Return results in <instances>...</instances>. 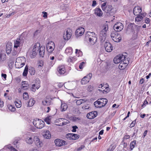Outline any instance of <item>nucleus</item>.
Segmentation results:
<instances>
[{
    "label": "nucleus",
    "instance_id": "1",
    "mask_svg": "<svg viewBox=\"0 0 151 151\" xmlns=\"http://www.w3.org/2000/svg\"><path fill=\"white\" fill-rule=\"evenodd\" d=\"M96 35L93 32L88 31L86 33L85 40L88 41L91 44L93 45L96 41L97 37Z\"/></svg>",
    "mask_w": 151,
    "mask_h": 151
},
{
    "label": "nucleus",
    "instance_id": "2",
    "mask_svg": "<svg viewBox=\"0 0 151 151\" xmlns=\"http://www.w3.org/2000/svg\"><path fill=\"white\" fill-rule=\"evenodd\" d=\"M23 42V40L21 39H18L14 42L13 50L12 52L13 55H16L21 51V47Z\"/></svg>",
    "mask_w": 151,
    "mask_h": 151
},
{
    "label": "nucleus",
    "instance_id": "3",
    "mask_svg": "<svg viewBox=\"0 0 151 151\" xmlns=\"http://www.w3.org/2000/svg\"><path fill=\"white\" fill-rule=\"evenodd\" d=\"M40 44L39 43H35L32 50L29 52V55L32 58H34L36 56L40 50Z\"/></svg>",
    "mask_w": 151,
    "mask_h": 151
},
{
    "label": "nucleus",
    "instance_id": "4",
    "mask_svg": "<svg viewBox=\"0 0 151 151\" xmlns=\"http://www.w3.org/2000/svg\"><path fill=\"white\" fill-rule=\"evenodd\" d=\"M33 123L35 126L38 129H42L44 127V122L41 119H36L34 120Z\"/></svg>",
    "mask_w": 151,
    "mask_h": 151
},
{
    "label": "nucleus",
    "instance_id": "5",
    "mask_svg": "<svg viewBox=\"0 0 151 151\" xmlns=\"http://www.w3.org/2000/svg\"><path fill=\"white\" fill-rule=\"evenodd\" d=\"M111 36L113 40L116 42H120L121 40V36L116 32H112L111 33Z\"/></svg>",
    "mask_w": 151,
    "mask_h": 151
},
{
    "label": "nucleus",
    "instance_id": "6",
    "mask_svg": "<svg viewBox=\"0 0 151 151\" xmlns=\"http://www.w3.org/2000/svg\"><path fill=\"white\" fill-rule=\"evenodd\" d=\"M126 55L122 54H119L116 56L114 59V63L115 64H118L121 62L122 61L126 58Z\"/></svg>",
    "mask_w": 151,
    "mask_h": 151
},
{
    "label": "nucleus",
    "instance_id": "7",
    "mask_svg": "<svg viewBox=\"0 0 151 151\" xmlns=\"http://www.w3.org/2000/svg\"><path fill=\"white\" fill-rule=\"evenodd\" d=\"M92 76L91 73H90L89 74L84 77L81 80V83L82 85H85L88 83L91 79Z\"/></svg>",
    "mask_w": 151,
    "mask_h": 151
},
{
    "label": "nucleus",
    "instance_id": "8",
    "mask_svg": "<svg viewBox=\"0 0 151 151\" xmlns=\"http://www.w3.org/2000/svg\"><path fill=\"white\" fill-rule=\"evenodd\" d=\"M71 31L70 28L68 29H67L65 31L63 34V38L64 40H68L71 37Z\"/></svg>",
    "mask_w": 151,
    "mask_h": 151
},
{
    "label": "nucleus",
    "instance_id": "9",
    "mask_svg": "<svg viewBox=\"0 0 151 151\" xmlns=\"http://www.w3.org/2000/svg\"><path fill=\"white\" fill-rule=\"evenodd\" d=\"M123 28V24L120 22L116 23L114 25V30L117 32L121 31Z\"/></svg>",
    "mask_w": 151,
    "mask_h": 151
},
{
    "label": "nucleus",
    "instance_id": "10",
    "mask_svg": "<svg viewBox=\"0 0 151 151\" xmlns=\"http://www.w3.org/2000/svg\"><path fill=\"white\" fill-rule=\"evenodd\" d=\"M54 142L55 145L58 146L60 147L66 145L67 143L63 139H57L55 140Z\"/></svg>",
    "mask_w": 151,
    "mask_h": 151
},
{
    "label": "nucleus",
    "instance_id": "11",
    "mask_svg": "<svg viewBox=\"0 0 151 151\" xmlns=\"http://www.w3.org/2000/svg\"><path fill=\"white\" fill-rule=\"evenodd\" d=\"M104 47L105 48V50L107 52H111L113 50V46L109 42H106L104 44Z\"/></svg>",
    "mask_w": 151,
    "mask_h": 151
},
{
    "label": "nucleus",
    "instance_id": "12",
    "mask_svg": "<svg viewBox=\"0 0 151 151\" xmlns=\"http://www.w3.org/2000/svg\"><path fill=\"white\" fill-rule=\"evenodd\" d=\"M84 28L82 27L78 28L76 29V37L82 36L84 32Z\"/></svg>",
    "mask_w": 151,
    "mask_h": 151
},
{
    "label": "nucleus",
    "instance_id": "13",
    "mask_svg": "<svg viewBox=\"0 0 151 151\" xmlns=\"http://www.w3.org/2000/svg\"><path fill=\"white\" fill-rule=\"evenodd\" d=\"M142 12L141 8L137 6L135 7L133 9V13L136 15H138Z\"/></svg>",
    "mask_w": 151,
    "mask_h": 151
},
{
    "label": "nucleus",
    "instance_id": "14",
    "mask_svg": "<svg viewBox=\"0 0 151 151\" xmlns=\"http://www.w3.org/2000/svg\"><path fill=\"white\" fill-rule=\"evenodd\" d=\"M12 45L11 43H7L6 46V51L7 54H10L12 50Z\"/></svg>",
    "mask_w": 151,
    "mask_h": 151
},
{
    "label": "nucleus",
    "instance_id": "15",
    "mask_svg": "<svg viewBox=\"0 0 151 151\" xmlns=\"http://www.w3.org/2000/svg\"><path fill=\"white\" fill-rule=\"evenodd\" d=\"M97 115L96 111H93L88 113L87 114V117L89 119H91L95 118Z\"/></svg>",
    "mask_w": 151,
    "mask_h": 151
},
{
    "label": "nucleus",
    "instance_id": "16",
    "mask_svg": "<svg viewBox=\"0 0 151 151\" xmlns=\"http://www.w3.org/2000/svg\"><path fill=\"white\" fill-rule=\"evenodd\" d=\"M33 140L35 142L36 146L38 147H40L41 146V142L40 139L37 136H35L34 137Z\"/></svg>",
    "mask_w": 151,
    "mask_h": 151
},
{
    "label": "nucleus",
    "instance_id": "17",
    "mask_svg": "<svg viewBox=\"0 0 151 151\" xmlns=\"http://www.w3.org/2000/svg\"><path fill=\"white\" fill-rule=\"evenodd\" d=\"M58 70L60 75L63 74L65 72V69L63 66H59L58 68Z\"/></svg>",
    "mask_w": 151,
    "mask_h": 151
},
{
    "label": "nucleus",
    "instance_id": "18",
    "mask_svg": "<svg viewBox=\"0 0 151 151\" xmlns=\"http://www.w3.org/2000/svg\"><path fill=\"white\" fill-rule=\"evenodd\" d=\"M94 13L99 17H101L102 15L103 12L100 9L96 8L94 10Z\"/></svg>",
    "mask_w": 151,
    "mask_h": 151
},
{
    "label": "nucleus",
    "instance_id": "19",
    "mask_svg": "<svg viewBox=\"0 0 151 151\" xmlns=\"http://www.w3.org/2000/svg\"><path fill=\"white\" fill-rule=\"evenodd\" d=\"M66 138L69 139H76V134L73 133H68L66 135Z\"/></svg>",
    "mask_w": 151,
    "mask_h": 151
},
{
    "label": "nucleus",
    "instance_id": "20",
    "mask_svg": "<svg viewBox=\"0 0 151 151\" xmlns=\"http://www.w3.org/2000/svg\"><path fill=\"white\" fill-rule=\"evenodd\" d=\"M94 105L95 107L97 108H100L104 106L103 104H102V102L98 100L94 102Z\"/></svg>",
    "mask_w": 151,
    "mask_h": 151
},
{
    "label": "nucleus",
    "instance_id": "21",
    "mask_svg": "<svg viewBox=\"0 0 151 151\" xmlns=\"http://www.w3.org/2000/svg\"><path fill=\"white\" fill-rule=\"evenodd\" d=\"M66 43L65 40H60L58 43V46L60 49H61Z\"/></svg>",
    "mask_w": 151,
    "mask_h": 151
},
{
    "label": "nucleus",
    "instance_id": "22",
    "mask_svg": "<svg viewBox=\"0 0 151 151\" xmlns=\"http://www.w3.org/2000/svg\"><path fill=\"white\" fill-rule=\"evenodd\" d=\"M43 136L44 138L48 139L51 137V134L48 130H46L43 133Z\"/></svg>",
    "mask_w": 151,
    "mask_h": 151
},
{
    "label": "nucleus",
    "instance_id": "23",
    "mask_svg": "<svg viewBox=\"0 0 151 151\" xmlns=\"http://www.w3.org/2000/svg\"><path fill=\"white\" fill-rule=\"evenodd\" d=\"M36 83L32 84V86L35 87L37 89H38L40 87V81L39 79H37L36 80Z\"/></svg>",
    "mask_w": 151,
    "mask_h": 151
},
{
    "label": "nucleus",
    "instance_id": "24",
    "mask_svg": "<svg viewBox=\"0 0 151 151\" xmlns=\"http://www.w3.org/2000/svg\"><path fill=\"white\" fill-rule=\"evenodd\" d=\"M51 101L47 99L42 101V104L44 105L49 106L50 104Z\"/></svg>",
    "mask_w": 151,
    "mask_h": 151
},
{
    "label": "nucleus",
    "instance_id": "25",
    "mask_svg": "<svg viewBox=\"0 0 151 151\" xmlns=\"http://www.w3.org/2000/svg\"><path fill=\"white\" fill-rule=\"evenodd\" d=\"M25 65V63H21L20 62H16L15 63V67L17 68H21Z\"/></svg>",
    "mask_w": 151,
    "mask_h": 151
},
{
    "label": "nucleus",
    "instance_id": "26",
    "mask_svg": "<svg viewBox=\"0 0 151 151\" xmlns=\"http://www.w3.org/2000/svg\"><path fill=\"white\" fill-rule=\"evenodd\" d=\"M27 82L26 81H23L22 83L21 88L23 89H26L28 88V86H27Z\"/></svg>",
    "mask_w": 151,
    "mask_h": 151
},
{
    "label": "nucleus",
    "instance_id": "27",
    "mask_svg": "<svg viewBox=\"0 0 151 151\" xmlns=\"http://www.w3.org/2000/svg\"><path fill=\"white\" fill-rule=\"evenodd\" d=\"M26 141L29 144H31L32 143L33 139L32 137H28L26 138Z\"/></svg>",
    "mask_w": 151,
    "mask_h": 151
},
{
    "label": "nucleus",
    "instance_id": "28",
    "mask_svg": "<svg viewBox=\"0 0 151 151\" xmlns=\"http://www.w3.org/2000/svg\"><path fill=\"white\" fill-rule=\"evenodd\" d=\"M35 100L33 99H30L28 102V106L30 107L33 106L35 103Z\"/></svg>",
    "mask_w": 151,
    "mask_h": 151
},
{
    "label": "nucleus",
    "instance_id": "29",
    "mask_svg": "<svg viewBox=\"0 0 151 151\" xmlns=\"http://www.w3.org/2000/svg\"><path fill=\"white\" fill-rule=\"evenodd\" d=\"M99 100H100L102 102V104L104 106L107 104L108 102L107 99L105 98H102L98 99Z\"/></svg>",
    "mask_w": 151,
    "mask_h": 151
},
{
    "label": "nucleus",
    "instance_id": "30",
    "mask_svg": "<svg viewBox=\"0 0 151 151\" xmlns=\"http://www.w3.org/2000/svg\"><path fill=\"white\" fill-rule=\"evenodd\" d=\"M106 36V32L104 31L101 30L100 33V36L101 37L102 39L105 38Z\"/></svg>",
    "mask_w": 151,
    "mask_h": 151
},
{
    "label": "nucleus",
    "instance_id": "31",
    "mask_svg": "<svg viewBox=\"0 0 151 151\" xmlns=\"http://www.w3.org/2000/svg\"><path fill=\"white\" fill-rule=\"evenodd\" d=\"M68 106L65 103L62 104L61 105V110L62 111H65L67 109Z\"/></svg>",
    "mask_w": 151,
    "mask_h": 151
},
{
    "label": "nucleus",
    "instance_id": "32",
    "mask_svg": "<svg viewBox=\"0 0 151 151\" xmlns=\"http://www.w3.org/2000/svg\"><path fill=\"white\" fill-rule=\"evenodd\" d=\"M75 59L76 58L75 57H70L68 58L67 61L70 63H73L75 62Z\"/></svg>",
    "mask_w": 151,
    "mask_h": 151
},
{
    "label": "nucleus",
    "instance_id": "33",
    "mask_svg": "<svg viewBox=\"0 0 151 151\" xmlns=\"http://www.w3.org/2000/svg\"><path fill=\"white\" fill-rule=\"evenodd\" d=\"M39 51V54L40 56L42 57H43L45 54V50H43V48L40 47Z\"/></svg>",
    "mask_w": 151,
    "mask_h": 151
},
{
    "label": "nucleus",
    "instance_id": "34",
    "mask_svg": "<svg viewBox=\"0 0 151 151\" xmlns=\"http://www.w3.org/2000/svg\"><path fill=\"white\" fill-rule=\"evenodd\" d=\"M29 72L31 75H34L35 73V71L34 68L30 67L29 69Z\"/></svg>",
    "mask_w": 151,
    "mask_h": 151
},
{
    "label": "nucleus",
    "instance_id": "35",
    "mask_svg": "<svg viewBox=\"0 0 151 151\" xmlns=\"http://www.w3.org/2000/svg\"><path fill=\"white\" fill-rule=\"evenodd\" d=\"M127 66V65H124L122 62H121L119 65V68L120 69L123 70L126 68Z\"/></svg>",
    "mask_w": 151,
    "mask_h": 151
},
{
    "label": "nucleus",
    "instance_id": "36",
    "mask_svg": "<svg viewBox=\"0 0 151 151\" xmlns=\"http://www.w3.org/2000/svg\"><path fill=\"white\" fill-rule=\"evenodd\" d=\"M51 116H47L44 119V120L47 124H50L51 122Z\"/></svg>",
    "mask_w": 151,
    "mask_h": 151
},
{
    "label": "nucleus",
    "instance_id": "37",
    "mask_svg": "<svg viewBox=\"0 0 151 151\" xmlns=\"http://www.w3.org/2000/svg\"><path fill=\"white\" fill-rule=\"evenodd\" d=\"M136 140H134L130 143V149H131V150H132L133 148H134L136 145Z\"/></svg>",
    "mask_w": 151,
    "mask_h": 151
},
{
    "label": "nucleus",
    "instance_id": "38",
    "mask_svg": "<svg viewBox=\"0 0 151 151\" xmlns=\"http://www.w3.org/2000/svg\"><path fill=\"white\" fill-rule=\"evenodd\" d=\"M28 67L27 65L24 68V71L23 73V76H27L28 72Z\"/></svg>",
    "mask_w": 151,
    "mask_h": 151
},
{
    "label": "nucleus",
    "instance_id": "39",
    "mask_svg": "<svg viewBox=\"0 0 151 151\" xmlns=\"http://www.w3.org/2000/svg\"><path fill=\"white\" fill-rule=\"evenodd\" d=\"M72 50L70 47L67 48L65 50V53L67 54H70L72 52Z\"/></svg>",
    "mask_w": 151,
    "mask_h": 151
},
{
    "label": "nucleus",
    "instance_id": "40",
    "mask_svg": "<svg viewBox=\"0 0 151 151\" xmlns=\"http://www.w3.org/2000/svg\"><path fill=\"white\" fill-rule=\"evenodd\" d=\"M136 17L135 20L136 22H140L143 19V17L141 15H138Z\"/></svg>",
    "mask_w": 151,
    "mask_h": 151
},
{
    "label": "nucleus",
    "instance_id": "41",
    "mask_svg": "<svg viewBox=\"0 0 151 151\" xmlns=\"http://www.w3.org/2000/svg\"><path fill=\"white\" fill-rule=\"evenodd\" d=\"M101 30L104 31L106 32L107 30L108 29V26L107 24H105L103 25L101 28Z\"/></svg>",
    "mask_w": 151,
    "mask_h": 151
},
{
    "label": "nucleus",
    "instance_id": "42",
    "mask_svg": "<svg viewBox=\"0 0 151 151\" xmlns=\"http://www.w3.org/2000/svg\"><path fill=\"white\" fill-rule=\"evenodd\" d=\"M47 50L49 52H52L54 50L55 47L53 46H50L46 47Z\"/></svg>",
    "mask_w": 151,
    "mask_h": 151
},
{
    "label": "nucleus",
    "instance_id": "43",
    "mask_svg": "<svg viewBox=\"0 0 151 151\" xmlns=\"http://www.w3.org/2000/svg\"><path fill=\"white\" fill-rule=\"evenodd\" d=\"M100 91H101L103 92V93H104L105 92L106 93H108L109 91V89L108 87H106L105 89H99Z\"/></svg>",
    "mask_w": 151,
    "mask_h": 151
},
{
    "label": "nucleus",
    "instance_id": "44",
    "mask_svg": "<svg viewBox=\"0 0 151 151\" xmlns=\"http://www.w3.org/2000/svg\"><path fill=\"white\" fill-rule=\"evenodd\" d=\"M84 102H85V101H84L83 99H76V104L78 105L81 104L83 103Z\"/></svg>",
    "mask_w": 151,
    "mask_h": 151
},
{
    "label": "nucleus",
    "instance_id": "45",
    "mask_svg": "<svg viewBox=\"0 0 151 151\" xmlns=\"http://www.w3.org/2000/svg\"><path fill=\"white\" fill-rule=\"evenodd\" d=\"M23 98L25 100H27L29 98V96L27 92H24L23 94Z\"/></svg>",
    "mask_w": 151,
    "mask_h": 151
},
{
    "label": "nucleus",
    "instance_id": "46",
    "mask_svg": "<svg viewBox=\"0 0 151 151\" xmlns=\"http://www.w3.org/2000/svg\"><path fill=\"white\" fill-rule=\"evenodd\" d=\"M68 6L67 4H63L60 6V8L63 10H67Z\"/></svg>",
    "mask_w": 151,
    "mask_h": 151
},
{
    "label": "nucleus",
    "instance_id": "47",
    "mask_svg": "<svg viewBox=\"0 0 151 151\" xmlns=\"http://www.w3.org/2000/svg\"><path fill=\"white\" fill-rule=\"evenodd\" d=\"M5 55L2 54H0V62H2L5 60Z\"/></svg>",
    "mask_w": 151,
    "mask_h": 151
},
{
    "label": "nucleus",
    "instance_id": "48",
    "mask_svg": "<svg viewBox=\"0 0 151 151\" xmlns=\"http://www.w3.org/2000/svg\"><path fill=\"white\" fill-rule=\"evenodd\" d=\"M50 46H53V47H55V44L52 41H50L48 42L46 45V47Z\"/></svg>",
    "mask_w": 151,
    "mask_h": 151
},
{
    "label": "nucleus",
    "instance_id": "49",
    "mask_svg": "<svg viewBox=\"0 0 151 151\" xmlns=\"http://www.w3.org/2000/svg\"><path fill=\"white\" fill-rule=\"evenodd\" d=\"M76 56L79 57V56H81L82 55V52L81 51L78 50V49H76Z\"/></svg>",
    "mask_w": 151,
    "mask_h": 151
},
{
    "label": "nucleus",
    "instance_id": "50",
    "mask_svg": "<svg viewBox=\"0 0 151 151\" xmlns=\"http://www.w3.org/2000/svg\"><path fill=\"white\" fill-rule=\"evenodd\" d=\"M15 103L17 107L19 108L21 107V102L20 101H19V103L18 102L16 101L15 102Z\"/></svg>",
    "mask_w": 151,
    "mask_h": 151
},
{
    "label": "nucleus",
    "instance_id": "51",
    "mask_svg": "<svg viewBox=\"0 0 151 151\" xmlns=\"http://www.w3.org/2000/svg\"><path fill=\"white\" fill-rule=\"evenodd\" d=\"M8 108L9 110L12 111H14L16 110V109L13 106L11 105L9 106Z\"/></svg>",
    "mask_w": 151,
    "mask_h": 151
},
{
    "label": "nucleus",
    "instance_id": "52",
    "mask_svg": "<svg viewBox=\"0 0 151 151\" xmlns=\"http://www.w3.org/2000/svg\"><path fill=\"white\" fill-rule=\"evenodd\" d=\"M106 2H104L101 4V7L102 10L104 11L105 10L106 7Z\"/></svg>",
    "mask_w": 151,
    "mask_h": 151
},
{
    "label": "nucleus",
    "instance_id": "53",
    "mask_svg": "<svg viewBox=\"0 0 151 151\" xmlns=\"http://www.w3.org/2000/svg\"><path fill=\"white\" fill-rule=\"evenodd\" d=\"M136 120L135 119V120L133 121L131 123L129 126L130 128H132L134 126L136 123Z\"/></svg>",
    "mask_w": 151,
    "mask_h": 151
},
{
    "label": "nucleus",
    "instance_id": "54",
    "mask_svg": "<svg viewBox=\"0 0 151 151\" xmlns=\"http://www.w3.org/2000/svg\"><path fill=\"white\" fill-rule=\"evenodd\" d=\"M39 147H35L34 148H32L31 149L30 151H39L40 150V148H39Z\"/></svg>",
    "mask_w": 151,
    "mask_h": 151
},
{
    "label": "nucleus",
    "instance_id": "55",
    "mask_svg": "<svg viewBox=\"0 0 151 151\" xmlns=\"http://www.w3.org/2000/svg\"><path fill=\"white\" fill-rule=\"evenodd\" d=\"M121 62H122L124 64L127 65V63L128 62V61L127 59L125 58L124 60H123Z\"/></svg>",
    "mask_w": 151,
    "mask_h": 151
},
{
    "label": "nucleus",
    "instance_id": "56",
    "mask_svg": "<svg viewBox=\"0 0 151 151\" xmlns=\"http://www.w3.org/2000/svg\"><path fill=\"white\" fill-rule=\"evenodd\" d=\"M69 122V121H68V120H67L66 122H64L62 123V124H60L59 126H62L66 125V124H68V123Z\"/></svg>",
    "mask_w": 151,
    "mask_h": 151
},
{
    "label": "nucleus",
    "instance_id": "57",
    "mask_svg": "<svg viewBox=\"0 0 151 151\" xmlns=\"http://www.w3.org/2000/svg\"><path fill=\"white\" fill-rule=\"evenodd\" d=\"M85 64V63L83 62H82L81 63L79 66V68L80 69H82L83 68V65Z\"/></svg>",
    "mask_w": 151,
    "mask_h": 151
},
{
    "label": "nucleus",
    "instance_id": "58",
    "mask_svg": "<svg viewBox=\"0 0 151 151\" xmlns=\"http://www.w3.org/2000/svg\"><path fill=\"white\" fill-rule=\"evenodd\" d=\"M89 108V106L88 105H85L82 107V108L84 109H88Z\"/></svg>",
    "mask_w": 151,
    "mask_h": 151
},
{
    "label": "nucleus",
    "instance_id": "59",
    "mask_svg": "<svg viewBox=\"0 0 151 151\" xmlns=\"http://www.w3.org/2000/svg\"><path fill=\"white\" fill-rule=\"evenodd\" d=\"M85 146L84 145H82L80 147H79L77 149V151H80Z\"/></svg>",
    "mask_w": 151,
    "mask_h": 151
},
{
    "label": "nucleus",
    "instance_id": "60",
    "mask_svg": "<svg viewBox=\"0 0 151 151\" xmlns=\"http://www.w3.org/2000/svg\"><path fill=\"white\" fill-rule=\"evenodd\" d=\"M42 13L43 14V17L45 18H47V13L46 12H42Z\"/></svg>",
    "mask_w": 151,
    "mask_h": 151
},
{
    "label": "nucleus",
    "instance_id": "61",
    "mask_svg": "<svg viewBox=\"0 0 151 151\" xmlns=\"http://www.w3.org/2000/svg\"><path fill=\"white\" fill-rule=\"evenodd\" d=\"M138 131V129H134V132L133 133V136H134L136 134H137V132Z\"/></svg>",
    "mask_w": 151,
    "mask_h": 151
},
{
    "label": "nucleus",
    "instance_id": "62",
    "mask_svg": "<svg viewBox=\"0 0 151 151\" xmlns=\"http://www.w3.org/2000/svg\"><path fill=\"white\" fill-rule=\"evenodd\" d=\"M150 22V19L149 18H146L145 20V22L147 24L149 23Z\"/></svg>",
    "mask_w": 151,
    "mask_h": 151
},
{
    "label": "nucleus",
    "instance_id": "63",
    "mask_svg": "<svg viewBox=\"0 0 151 151\" xmlns=\"http://www.w3.org/2000/svg\"><path fill=\"white\" fill-rule=\"evenodd\" d=\"M31 90L32 91L35 92L36 91V88H35V87L32 86V87L31 88Z\"/></svg>",
    "mask_w": 151,
    "mask_h": 151
},
{
    "label": "nucleus",
    "instance_id": "64",
    "mask_svg": "<svg viewBox=\"0 0 151 151\" xmlns=\"http://www.w3.org/2000/svg\"><path fill=\"white\" fill-rule=\"evenodd\" d=\"M106 87H105L104 86H102V84L100 85L99 87V88H101V89H105Z\"/></svg>",
    "mask_w": 151,
    "mask_h": 151
}]
</instances>
